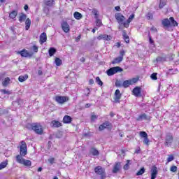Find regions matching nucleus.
I'll return each instance as SVG.
<instances>
[{
    "instance_id": "obj_18",
    "label": "nucleus",
    "mask_w": 179,
    "mask_h": 179,
    "mask_svg": "<svg viewBox=\"0 0 179 179\" xmlns=\"http://www.w3.org/2000/svg\"><path fill=\"white\" fill-rule=\"evenodd\" d=\"M107 127H110V122H105L101 124L99 127V131H104Z\"/></svg>"
},
{
    "instance_id": "obj_39",
    "label": "nucleus",
    "mask_w": 179,
    "mask_h": 179,
    "mask_svg": "<svg viewBox=\"0 0 179 179\" xmlns=\"http://www.w3.org/2000/svg\"><path fill=\"white\" fill-rule=\"evenodd\" d=\"M96 83L99 86H103V81H101V80H100V77H96Z\"/></svg>"
},
{
    "instance_id": "obj_52",
    "label": "nucleus",
    "mask_w": 179,
    "mask_h": 179,
    "mask_svg": "<svg viewBox=\"0 0 179 179\" xmlns=\"http://www.w3.org/2000/svg\"><path fill=\"white\" fill-rule=\"evenodd\" d=\"M32 50L34 51V52H38V47H37V45H34L32 47Z\"/></svg>"
},
{
    "instance_id": "obj_37",
    "label": "nucleus",
    "mask_w": 179,
    "mask_h": 179,
    "mask_svg": "<svg viewBox=\"0 0 179 179\" xmlns=\"http://www.w3.org/2000/svg\"><path fill=\"white\" fill-rule=\"evenodd\" d=\"M9 16H10V19H15V17H16V16H17V11L13 10V12H11L9 14Z\"/></svg>"
},
{
    "instance_id": "obj_27",
    "label": "nucleus",
    "mask_w": 179,
    "mask_h": 179,
    "mask_svg": "<svg viewBox=\"0 0 179 179\" xmlns=\"http://www.w3.org/2000/svg\"><path fill=\"white\" fill-rule=\"evenodd\" d=\"M10 83V78L9 77H6L5 80L3 81L2 85L5 87L8 85V84Z\"/></svg>"
},
{
    "instance_id": "obj_58",
    "label": "nucleus",
    "mask_w": 179,
    "mask_h": 179,
    "mask_svg": "<svg viewBox=\"0 0 179 179\" xmlns=\"http://www.w3.org/2000/svg\"><path fill=\"white\" fill-rule=\"evenodd\" d=\"M97 119V116L96 115H92L91 116V120L92 121H94V120H96Z\"/></svg>"
},
{
    "instance_id": "obj_24",
    "label": "nucleus",
    "mask_w": 179,
    "mask_h": 179,
    "mask_svg": "<svg viewBox=\"0 0 179 179\" xmlns=\"http://www.w3.org/2000/svg\"><path fill=\"white\" fill-rule=\"evenodd\" d=\"M27 17V15H26V14L22 13L19 17L20 23H23V22H24V20H26Z\"/></svg>"
},
{
    "instance_id": "obj_2",
    "label": "nucleus",
    "mask_w": 179,
    "mask_h": 179,
    "mask_svg": "<svg viewBox=\"0 0 179 179\" xmlns=\"http://www.w3.org/2000/svg\"><path fill=\"white\" fill-rule=\"evenodd\" d=\"M94 172L97 176H100L101 179H106V170L101 166L95 167Z\"/></svg>"
},
{
    "instance_id": "obj_33",
    "label": "nucleus",
    "mask_w": 179,
    "mask_h": 179,
    "mask_svg": "<svg viewBox=\"0 0 179 179\" xmlns=\"http://www.w3.org/2000/svg\"><path fill=\"white\" fill-rule=\"evenodd\" d=\"M112 39H113V36H111V35L103 34L104 41H111Z\"/></svg>"
},
{
    "instance_id": "obj_40",
    "label": "nucleus",
    "mask_w": 179,
    "mask_h": 179,
    "mask_svg": "<svg viewBox=\"0 0 179 179\" xmlns=\"http://www.w3.org/2000/svg\"><path fill=\"white\" fill-rule=\"evenodd\" d=\"M123 85V83L121 80H117L115 82V86L117 87H121Z\"/></svg>"
},
{
    "instance_id": "obj_26",
    "label": "nucleus",
    "mask_w": 179,
    "mask_h": 179,
    "mask_svg": "<svg viewBox=\"0 0 179 179\" xmlns=\"http://www.w3.org/2000/svg\"><path fill=\"white\" fill-rule=\"evenodd\" d=\"M29 78V76L24 75V76H20L18 78L19 82H24L25 80H27Z\"/></svg>"
},
{
    "instance_id": "obj_21",
    "label": "nucleus",
    "mask_w": 179,
    "mask_h": 179,
    "mask_svg": "<svg viewBox=\"0 0 179 179\" xmlns=\"http://www.w3.org/2000/svg\"><path fill=\"white\" fill-rule=\"evenodd\" d=\"M122 37H123V39L124 40L125 43H127V44H129V36H128V35L127 34V31H125V30L122 31Z\"/></svg>"
},
{
    "instance_id": "obj_53",
    "label": "nucleus",
    "mask_w": 179,
    "mask_h": 179,
    "mask_svg": "<svg viewBox=\"0 0 179 179\" xmlns=\"http://www.w3.org/2000/svg\"><path fill=\"white\" fill-rule=\"evenodd\" d=\"M170 170L172 173H176V171H177V167L176 166H172Z\"/></svg>"
},
{
    "instance_id": "obj_16",
    "label": "nucleus",
    "mask_w": 179,
    "mask_h": 179,
    "mask_svg": "<svg viewBox=\"0 0 179 179\" xmlns=\"http://www.w3.org/2000/svg\"><path fill=\"white\" fill-rule=\"evenodd\" d=\"M51 125L53 128H59V127H62V123L58 120H52Z\"/></svg>"
},
{
    "instance_id": "obj_62",
    "label": "nucleus",
    "mask_w": 179,
    "mask_h": 179,
    "mask_svg": "<svg viewBox=\"0 0 179 179\" xmlns=\"http://www.w3.org/2000/svg\"><path fill=\"white\" fill-rule=\"evenodd\" d=\"M124 54H125V51H124V50L120 51V55L121 56H120V57H122V58H124Z\"/></svg>"
},
{
    "instance_id": "obj_63",
    "label": "nucleus",
    "mask_w": 179,
    "mask_h": 179,
    "mask_svg": "<svg viewBox=\"0 0 179 179\" xmlns=\"http://www.w3.org/2000/svg\"><path fill=\"white\" fill-rule=\"evenodd\" d=\"M115 10H117V12H120V10H121V7H120V6H115Z\"/></svg>"
},
{
    "instance_id": "obj_5",
    "label": "nucleus",
    "mask_w": 179,
    "mask_h": 179,
    "mask_svg": "<svg viewBox=\"0 0 179 179\" xmlns=\"http://www.w3.org/2000/svg\"><path fill=\"white\" fill-rule=\"evenodd\" d=\"M173 141H174V137L173 136V134L170 133L166 134L165 136V142H164L165 146L170 148V146L173 145Z\"/></svg>"
},
{
    "instance_id": "obj_44",
    "label": "nucleus",
    "mask_w": 179,
    "mask_h": 179,
    "mask_svg": "<svg viewBox=\"0 0 179 179\" xmlns=\"http://www.w3.org/2000/svg\"><path fill=\"white\" fill-rule=\"evenodd\" d=\"M166 6V1H160L159 3V9H163Z\"/></svg>"
},
{
    "instance_id": "obj_45",
    "label": "nucleus",
    "mask_w": 179,
    "mask_h": 179,
    "mask_svg": "<svg viewBox=\"0 0 179 179\" xmlns=\"http://www.w3.org/2000/svg\"><path fill=\"white\" fill-rule=\"evenodd\" d=\"M92 13L94 15L96 19H97V17H99V11H97V10L93 9Z\"/></svg>"
},
{
    "instance_id": "obj_43",
    "label": "nucleus",
    "mask_w": 179,
    "mask_h": 179,
    "mask_svg": "<svg viewBox=\"0 0 179 179\" xmlns=\"http://www.w3.org/2000/svg\"><path fill=\"white\" fill-rule=\"evenodd\" d=\"M146 17L148 20H150V19H153V14L152 13H148L146 15Z\"/></svg>"
},
{
    "instance_id": "obj_48",
    "label": "nucleus",
    "mask_w": 179,
    "mask_h": 179,
    "mask_svg": "<svg viewBox=\"0 0 179 179\" xmlns=\"http://www.w3.org/2000/svg\"><path fill=\"white\" fill-rule=\"evenodd\" d=\"M129 23H131L130 22H129L128 20H127L126 22H123V27H126L128 28L129 27Z\"/></svg>"
},
{
    "instance_id": "obj_17",
    "label": "nucleus",
    "mask_w": 179,
    "mask_h": 179,
    "mask_svg": "<svg viewBox=\"0 0 179 179\" xmlns=\"http://www.w3.org/2000/svg\"><path fill=\"white\" fill-rule=\"evenodd\" d=\"M162 24L164 26V27H170L171 26L170 20H169V18H165L162 20Z\"/></svg>"
},
{
    "instance_id": "obj_55",
    "label": "nucleus",
    "mask_w": 179,
    "mask_h": 179,
    "mask_svg": "<svg viewBox=\"0 0 179 179\" xmlns=\"http://www.w3.org/2000/svg\"><path fill=\"white\" fill-rule=\"evenodd\" d=\"M97 40L100 41L101 40H104V34H101L97 37Z\"/></svg>"
},
{
    "instance_id": "obj_50",
    "label": "nucleus",
    "mask_w": 179,
    "mask_h": 179,
    "mask_svg": "<svg viewBox=\"0 0 179 179\" xmlns=\"http://www.w3.org/2000/svg\"><path fill=\"white\" fill-rule=\"evenodd\" d=\"M96 26H97V27H100L101 26V20L96 18Z\"/></svg>"
},
{
    "instance_id": "obj_15",
    "label": "nucleus",
    "mask_w": 179,
    "mask_h": 179,
    "mask_svg": "<svg viewBox=\"0 0 179 179\" xmlns=\"http://www.w3.org/2000/svg\"><path fill=\"white\" fill-rule=\"evenodd\" d=\"M40 43L41 44H44V43H45V41H47V34L45 32H43L40 37Z\"/></svg>"
},
{
    "instance_id": "obj_9",
    "label": "nucleus",
    "mask_w": 179,
    "mask_h": 179,
    "mask_svg": "<svg viewBox=\"0 0 179 179\" xmlns=\"http://www.w3.org/2000/svg\"><path fill=\"white\" fill-rule=\"evenodd\" d=\"M55 100L59 104H64V103H66L69 100V98L66 96H56Z\"/></svg>"
},
{
    "instance_id": "obj_32",
    "label": "nucleus",
    "mask_w": 179,
    "mask_h": 179,
    "mask_svg": "<svg viewBox=\"0 0 179 179\" xmlns=\"http://www.w3.org/2000/svg\"><path fill=\"white\" fill-rule=\"evenodd\" d=\"M122 59H124L122 57H117L112 62V64H120V62H122Z\"/></svg>"
},
{
    "instance_id": "obj_59",
    "label": "nucleus",
    "mask_w": 179,
    "mask_h": 179,
    "mask_svg": "<svg viewBox=\"0 0 179 179\" xmlns=\"http://www.w3.org/2000/svg\"><path fill=\"white\" fill-rule=\"evenodd\" d=\"M149 38H150V44H152L153 47H155V44L153 43L154 41H153V40L152 39V36H149Z\"/></svg>"
},
{
    "instance_id": "obj_41",
    "label": "nucleus",
    "mask_w": 179,
    "mask_h": 179,
    "mask_svg": "<svg viewBox=\"0 0 179 179\" xmlns=\"http://www.w3.org/2000/svg\"><path fill=\"white\" fill-rule=\"evenodd\" d=\"M145 173V168H141L137 173L136 176H142V174Z\"/></svg>"
},
{
    "instance_id": "obj_22",
    "label": "nucleus",
    "mask_w": 179,
    "mask_h": 179,
    "mask_svg": "<svg viewBox=\"0 0 179 179\" xmlns=\"http://www.w3.org/2000/svg\"><path fill=\"white\" fill-rule=\"evenodd\" d=\"M18 54H20L21 57H24V58H27V57H29V52L25 49L18 52Z\"/></svg>"
},
{
    "instance_id": "obj_19",
    "label": "nucleus",
    "mask_w": 179,
    "mask_h": 179,
    "mask_svg": "<svg viewBox=\"0 0 179 179\" xmlns=\"http://www.w3.org/2000/svg\"><path fill=\"white\" fill-rule=\"evenodd\" d=\"M64 124H71L72 122V117L69 115H65L63 118Z\"/></svg>"
},
{
    "instance_id": "obj_8",
    "label": "nucleus",
    "mask_w": 179,
    "mask_h": 179,
    "mask_svg": "<svg viewBox=\"0 0 179 179\" xmlns=\"http://www.w3.org/2000/svg\"><path fill=\"white\" fill-rule=\"evenodd\" d=\"M43 5L49 8H54L55 6V0H43Z\"/></svg>"
},
{
    "instance_id": "obj_57",
    "label": "nucleus",
    "mask_w": 179,
    "mask_h": 179,
    "mask_svg": "<svg viewBox=\"0 0 179 179\" xmlns=\"http://www.w3.org/2000/svg\"><path fill=\"white\" fill-rule=\"evenodd\" d=\"M17 104H19V106H22L23 105L22 99H17Z\"/></svg>"
},
{
    "instance_id": "obj_38",
    "label": "nucleus",
    "mask_w": 179,
    "mask_h": 179,
    "mask_svg": "<svg viewBox=\"0 0 179 179\" xmlns=\"http://www.w3.org/2000/svg\"><path fill=\"white\" fill-rule=\"evenodd\" d=\"M129 164H131V160H127V164L123 166L124 170L129 169Z\"/></svg>"
},
{
    "instance_id": "obj_4",
    "label": "nucleus",
    "mask_w": 179,
    "mask_h": 179,
    "mask_svg": "<svg viewBox=\"0 0 179 179\" xmlns=\"http://www.w3.org/2000/svg\"><path fill=\"white\" fill-rule=\"evenodd\" d=\"M32 131H35L37 135H43V127L38 123H34L31 124Z\"/></svg>"
},
{
    "instance_id": "obj_51",
    "label": "nucleus",
    "mask_w": 179,
    "mask_h": 179,
    "mask_svg": "<svg viewBox=\"0 0 179 179\" xmlns=\"http://www.w3.org/2000/svg\"><path fill=\"white\" fill-rule=\"evenodd\" d=\"M138 80H139V78H133V79L130 80L131 84L134 85V83H136L138 82Z\"/></svg>"
},
{
    "instance_id": "obj_47",
    "label": "nucleus",
    "mask_w": 179,
    "mask_h": 179,
    "mask_svg": "<svg viewBox=\"0 0 179 179\" xmlns=\"http://www.w3.org/2000/svg\"><path fill=\"white\" fill-rule=\"evenodd\" d=\"M174 160V156L173 155H169V157L167 158V162L168 163H170V162H173Z\"/></svg>"
},
{
    "instance_id": "obj_36",
    "label": "nucleus",
    "mask_w": 179,
    "mask_h": 179,
    "mask_svg": "<svg viewBox=\"0 0 179 179\" xmlns=\"http://www.w3.org/2000/svg\"><path fill=\"white\" fill-rule=\"evenodd\" d=\"M8 166V160H6L0 164V170L5 169Z\"/></svg>"
},
{
    "instance_id": "obj_56",
    "label": "nucleus",
    "mask_w": 179,
    "mask_h": 179,
    "mask_svg": "<svg viewBox=\"0 0 179 179\" xmlns=\"http://www.w3.org/2000/svg\"><path fill=\"white\" fill-rule=\"evenodd\" d=\"M54 162H55V159H54V158H50V159H48V162L50 164H54Z\"/></svg>"
},
{
    "instance_id": "obj_46",
    "label": "nucleus",
    "mask_w": 179,
    "mask_h": 179,
    "mask_svg": "<svg viewBox=\"0 0 179 179\" xmlns=\"http://www.w3.org/2000/svg\"><path fill=\"white\" fill-rule=\"evenodd\" d=\"M151 79H152V80H157V73H154L151 75Z\"/></svg>"
},
{
    "instance_id": "obj_54",
    "label": "nucleus",
    "mask_w": 179,
    "mask_h": 179,
    "mask_svg": "<svg viewBox=\"0 0 179 179\" xmlns=\"http://www.w3.org/2000/svg\"><path fill=\"white\" fill-rule=\"evenodd\" d=\"M1 92L3 94H10V92L6 90H1Z\"/></svg>"
},
{
    "instance_id": "obj_31",
    "label": "nucleus",
    "mask_w": 179,
    "mask_h": 179,
    "mask_svg": "<svg viewBox=\"0 0 179 179\" xmlns=\"http://www.w3.org/2000/svg\"><path fill=\"white\" fill-rule=\"evenodd\" d=\"M74 17L75 19H76L77 20H80V19H82L83 15L80 13L79 12H75L74 13Z\"/></svg>"
},
{
    "instance_id": "obj_34",
    "label": "nucleus",
    "mask_w": 179,
    "mask_h": 179,
    "mask_svg": "<svg viewBox=\"0 0 179 179\" xmlns=\"http://www.w3.org/2000/svg\"><path fill=\"white\" fill-rule=\"evenodd\" d=\"M142 120H148V116H146V114L143 113L140 115L137 118V121H142Z\"/></svg>"
},
{
    "instance_id": "obj_61",
    "label": "nucleus",
    "mask_w": 179,
    "mask_h": 179,
    "mask_svg": "<svg viewBox=\"0 0 179 179\" xmlns=\"http://www.w3.org/2000/svg\"><path fill=\"white\" fill-rule=\"evenodd\" d=\"M150 30H151V31H157V29H156V27H152L150 28Z\"/></svg>"
},
{
    "instance_id": "obj_20",
    "label": "nucleus",
    "mask_w": 179,
    "mask_h": 179,
    "mask_svg": "<svg viewBox=\"0 0 179 179\" xmlns=\"http://www.w3.org/2000/svg\"><path fill=\"white\" fill-rule=\"evenodd\" d=\"M90 155H92V156H99V155H100V152H99V150H97V149L94 148H92L90 150Z\"/></svg>"
},
{
    "instance_id": "obj_35",
    "label": "nucleus",
    "mask_w": 179,
    "mask_h": 179,
    "mask_svg": "<svg viewBox=\"0 0 179 179\" xmlns=\"http://www.w3.org/2000/svg\"><path fill=\"white\" fill-rule=\"evenodd\" d=\"M131 84L130 80H127L123 82L122 86H123V87H128L131 86Z\"/></svg>"
},
{
    "instance_id": "obj_60",
    "label": "nucleus",
    "mask_w": 179,
    "mask_h": 179,
    "mask_svg": "<svg viewBox=\"0 0 179 179\" xmlns=\"http://www.w3.org/2000/svg\"><path fill=\"white\" fill-rule=\"evenodd\" d=\"M115 45L117 48H120V47H121V43L120 42H117V43H116V44Z\"/></svg>"
},
{
    "instance_id": "obj_13",
    "label": "nucleus",
    "mask_w": 179,
    "mask_h": 179,
    "mask_svg": "<svg viewBox=\"0 0 179 179\" xmlns=\"http://www.w3.org/2000/svg\"><path fill=\"white\" fill-rule=\"evenodd\" d=\"M61 24L62 30L64 31V33H69V24H68V22L66 21H63Z\"/></svg>"
},
{
    "instance_id": "obj_64",
    "label": "nucleus",
    "mask_w": 179,
    "mask_h": 179,
    "mask_svg": "<svg viewBox=\"0 0 179 179\" xmlns=\"http://www.w3.org/2000/svg\"><path fill=\"white\" fill-rule=\"evenodd\" d=\"M119 30H122V29H124V26H122V24H119Z\"/></svg>"
},
{
    "instance_id": "obj_10",
    "label": "nucleus",
    "mask_w": 179,
    "mask_h": 179,
    "mask_svg": "<svg viewBox=\"0 0 179 179\" xmlns=\"http://www.w3.org/2000/svg\"><path fill=\"white\" fill-rule=\"evenodd\" d=\"M133 94L135 96V97H141L142 96V91L140 87H136L133 90Z\"/></svg>"
},
{
    "instance_id": "obj_25",
    "label": "nucleus",
    "mask_w": 179,
    "mask_h": 179,
    "mask_svg": "<svg viewBox=\"0 0 179 179\" xmlns=\"http://www.w3.org/2000/svg\"><path fill=\"white\" fill-rule=\"evenodd\" d=\"M48 52H49L50 57H53L54 54H55V52H57V49H55V48H50Z\"/></svg>"
},
{
    "instance_id": "obj_14",
    "label": "nucleus",
    "mask_w": 179,
    "mask_h": 179,
    "mask_svg": "<svg viewBox=\"0 0 179 179\" xmlns=\"http://www.w3.org/2000/svg\"><path fill=\"white\" fill-rule=\"evenodd\" d=\"M157 167L156 166H153L151 169V179H156L157 177Z\"/></svg>"
},
{
    "instance_id": "obj_49",
    "label": "nucleus",
    "mask_w": 179,
    "mask_h": 179,
    "mask_svg": "<svg viewBox=\"0 0 179 179\" xmlns=\"http://www.w3.org/2000/svg\"><path fill=\"white\" fill-rule=\"evenodd\" d=\"M134 17H135V14H131V15L129 17L127 21H129V22L131 23V21L134 20Z\"/></svg>"
},
{
    "instance_id": "obj_23",
    "label": "nucleus",
    "mask_w": 179,
    "mask_h": 179,
    "mask_svg": "<svg viewBox=\"0 0 179 179\" xmlns=\"http://www.w3.org/2000/svg\"><path fill=\"white\" fill-rule=\"evenodd\" d=\"M31 25V20L30 18H27L25 21V30H29L30 26Z\"/></svg>"
},
{
    "instance_id": "obj_11",
    "label": "nucleus",
    "mask_w": 179,
    "mask_h": 179,
    "mask_svg": "<svg viewBox=\"0 0 179 179\" xmlns=\"http://www.w3.org/2000/svg\"><path fill=\"white\" fill-rule=\"evenodd\" d=\"M120 170H121V162H115V165L113 166L112 173H113V174H117Z\"/></svg>"
},
{
    "instance_id": "obj_6",
    "label": "nucleus",
    "mask_w": 179,
    "mask_h": 179,
    "mask_svg": "<svg viewBox=\"0 0 179 179\" xmlns=\"http://www.w3.org/2000/svg\"><path fill=\"white\" fill-rule=\"evenodd\" d=\"M139 135L141 138H143V144L147 145V146H149V138H148V133L146 131H140Z\"/></svg>"
},
{
    "instance_id": "obj_28",
    "label": "nucleus",
    "mask_w": 179,
    "mask_h": 179,
    "mask_svg": "<svg viewBox=\"0 0 179 179\" xmlns=\"http://www.w3.org/2000/svg\"><path fill=\"white\" fill-rule=\"evenodd\" d=\"M169 22H170L171 26H174V27L178 26V23L177 22V21L174 20V17H171L169 18Z\"/></svg>"
},
{
    "instance_id": "obj_42",
    "label": "nucleus",
    "mask_w": 179,
    "mask_h": 179,
    "mask_svg": "<svg viewBox=\"0 0 179 179\" xmlns=\"http://www.w3.org/2000/svg\"><path fill=\"white\" fill-rule=\"evenodd\" d=\"M157 62H164L166 61V58L162 57H158L156 59Z\"/></svg>"
},
{
    "instance_id": "obj_12",
    "label": "nucleus",
    "mask_w": 179,
    "mask_h": 179,
    "mask_svg": "<svg viewBox=\"0 0 179 179\" xmlns=\"http://www.w3.org/2000/svg\"><path fill=\"white\" fill-rule=\"evenodd\" d=\"M122 94L120 92V90H116L115 92V103H120V100L121 99Z\"/></svg>"
},
{
    "instance_id": "obj_1",
    "label": "nucleus",
    "mask_w": 179,
    "mask_h": 179,
    "mask_svg": "<svg viewBox=\"0 0 179 179\" xmlns=\"http://www.w3.org/2000/svg\"><path fill=\"white\" fill-rule=\"evenodd\" d=\"M27 155V145L26 142L22 141L20 145V155L16 156V162L20 164H23L26 167H30L31 166V161L29 159H24L22 156Z\"/></svg>"
},
{
    "instance_id": "obj_29",
    "label": "nucleus",
    "mask_w": 179,
    "mask_h": 179,
    "mask_svg": "<svg viewBox=\"0 0 179 179\" xmlns=\"http://www.w3.org/2000/svg\"><path fill=\"white\" fill-rule=\"evenodd\" d=\"M55 64L57 66H61L62 65V60L58 57L55 58Z\"/></svg>"
},
{
    "instance_id": "obj_3",
    "label": "nucleus",
    "mask_w": 179,
    "mask_h": 179,
    "mask_svg": "<svg viewBox=\"0 0 179 179\" xmlns=\"http://www.w3.org/2000/svg\"><path fill=\"white\" fill-rule=\"evenodd\" d=\"M122 68L120 66L112 67L106 71V73L108 76H113V75H115V73H118V72H122Z\"/></svg>"
},
{
    "instance_id": "obj_7",
    "label": "nucleus",
    "mask_w": 179,
    "mask_h": 179,
    "mask_svg": "<svg viewBox=\"0 0 179 179\" xmlns=\"http://www.w3.org/2000/svg\"><path fill=\"white\" fill-rule=\"evenodd\" d=\"M115 17L119 24H122L124 20H125V17L120 13H115Z\"/></svg>"
},
{
    "instance_id": "obj_30",
    "label": "nucleus",
    "mask_w": 179,
    "mask_h": 179,
    "mask_svg": "<svg viewBox=\"0 0 179 179\" xmlns=\"http://www.w3.org/2000/svg\"><path fill=\"white\" fill-rule=\"evenodd\" d=\"M50 7L44 6V4H43V10L45 13V15H50Z\"/></svg>"
}]
</instances>
